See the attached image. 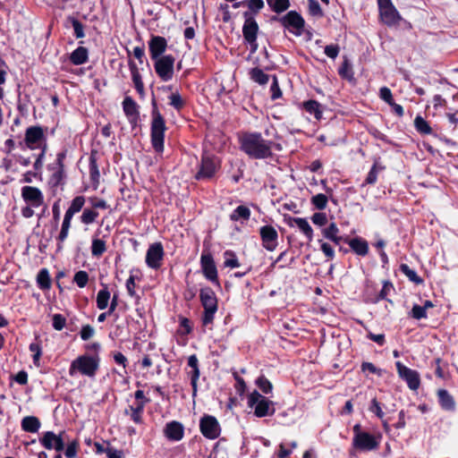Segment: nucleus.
<instances>
[{"mask_svg": "<svg viewBox=\"0 0 458 458\" xmlns=\"http://www.w3.org/2000/svg\"><path fill=\"white\" fill-rule=\"evenodd\" d=\"M240 149L249 157L267 159L273 157V149L281 151L282 144L274 140H265L260 132L242 131L238 135Z\"/></svg>", "mask_w": 458, "mask_h": 458, "instance_id": "1", "label": "nucleus"}, {"mask_svg": "<svg viewBox=\"0 0 458 458\" xmlns=\"http://www.w3.org/2000/svg\"><path fill=\"white\" fill-rule=\"evenodd\" d=\"M150 140L154 150L157 153L164 151L165 133L167 130L164 116L159 112L155 97L151 100Z\"/></svg>", "mask_w": 458, "mask_h": 458, "instance_id": "2", "label": "nucleus"}, {"mask_svg": "<svg viewBox=\"0 0 458 458\" xmlns=\"http://www.w3.org/2000/svg\"><path fill=\"white\" fill-rule=\"evenodd\" d=\"M100 358L98 354H82L74 359L69 368V375L74 377L77 374L94 378L99 369Z\"/></svg>", "mask_w": 458, "mask_h": 458, "instance_id": "3", "label": "nucleus"}, {"mask_svg": "<svg viewBox=\"0 0 458 458\" xmlns=\"http://www.w3.org/2000/svg\"><path fill=\"white\" fill-rule=\"evenodd\" d=\"M67 154L68 148H64L56 153L55 161L47 165V169L50 173L48 184L52 188H57L65 184L67 174L64 162L67 157Z\"/></svg>", "mask_w": 458, "mask_h": 458, "instance_id": "4", "label": "nucleus"}, {"mask_svg": "<svg viewBox=\"0 0 458 458\" xmlns=\"http://www.w3.org/2000/svg\"><path fill=\"white\" fill-rule=\"evenodd\" d=\"M199 301L204 309L201 322L204 327L212 325L218 310V300L214 290L205 286L199 291Z\"/></svg>", "mask_w": 458, "mask_h": 458, "instance_id": "5", "label": "nucleus"}, {"mask_svg": "<svg viewBox=\"0 0 458 458\" xmlns=\"http://www.w3.org/2000/svg\"><path fill=\"white\" fill-rule=\"evenodd\" d=\"M352 447L360 452H370L379 447L381 436H375L363 431L361 425L357 423L352 428Z\"/></svg>", "mask_w": 458, "mask_h": 458, "instance_id": "6", "label": "nucleus"}, {"mask_svg": "<svg viewBox=\"0 0 458 458\" xmlns=\"http://www.w3.org/2000/svg\"><path fill=\"white\" fill-rule=\"evenodd\" d=\"M198 167L199 169L194 175L195 180H212L221 168V159L217 156L205 151L201 155Z\"/></svg>", "mask_w": 458, "mask_h": 458, "instance_id": "7", "label": "nucleus"}, {"mask_svg": "<svg viewBox=\"0 0 458 458\" xmlns=\"http://www.w3.org/2000/svg\"><path fill=\"white\" fill-rule=\"evenodd\" d=\"M248 406L254 409V415L258 418L272 416L276 412L275 403L257 390L249 394Z\"/></svg>", "mask_w": 458, "mask_h": 458, "instance_id": "8", "label": "nucleus"}, {"mask_svg": "<svg viewBox=\"0 0 458 458\" xmlns=\"http://www.w3.org/2000/svg\"><path fill=\"white\" fill-rule=\"evenodd\" d=\"M272 20L277 21L284 29L288 30L289 32L296 37H300L303 33L305 20L296 11H290L281 17L273 16Z\"/></svg>", "mask_w": 458, "mask_h": 458, "instance_id": "9", "label": "nucleus"}, {"mask_svg": "<svg viewBox=\"0 0 458 458\" xmlns=\"http://www.w3.org/2000/svg\"><path fill=\"white\" fill-rule=\"evenodd\" d=\"M379 19L382 23L388 27L398 24L401 15L392 0H377Z\"/></svg>", "mask_w": 458, "mask_h": 458, "instance_id": "10", "label": "nucleus"}, {"mask_svg": "<svg viewBox=\"0 0 458 458\" xmlns=\"http://www.w3.org/2000/svg\"><path fill=\"white\" fill-rule=\"evenodd\" d=\"M152 61L155 72L161 81H168L173 79L175 63V57L173 55H165Z\"/></svg>", "mask_w": 458, "mask_h": 458, "instance_id": "11", "label": "nucleus"}, {"mask_svg": "<svg viewBox=\"0 0 458 458\" xmlns=\"http://www.w3.org/2000/svg\"><path fill=\"white\" fill-rule=\"evenodd\" d=\"M65 440L66 434L64 430L59 434H55L54 431H46L43 432L42 437L39 438V443L47 450L62 452L64 450Z\"/></svg>", "mask_w": 458, "mask_h": 458, "instance_id": "12", "label": "nucleus"}, {"mask_svg": "<svg viewBox=\"0 0 458 458\" xmlns=\"http://www.w3.org/2000/svg\"><path fill=\"white\" fill-rule=\"evenodd\" d=\"M199 430L208 439H216L221 434V426L217 419L209 414H204L199 420Z\"/></svg>", "mask_w": 458, "mask_h": 458, "instance_id": "13", "label": "nucleus"}, {"mask_svg": "<svg viewBox=\"0 0 458 458\" xmlns=\"http://www.w3.org/2000/svg\"><path fill=\"white\" fill-rule=\"evenodd\" d=\"M200 267L205 278L220 287L216 266L212 254L203 251L200 257Z\"/></svg>", "mask_w": 458, "mask_h": 458, "instance_id": "14", "label": "nucleus"}, {"mask_svg": "<svg viewBox=\"0 0 458 458\" xmlns=\"http://www.w3.org/2000/svg\"><path fill=\"white\" fill-rule=\"evenodd\" d=\"M47 127L43 128L40 125L29 126L24 134V143L26 147L30 150L37 149L40 142L47 140Z\"/></svg>", "mask_w": 458, "mask_h": 458, "instance_id": "15", "label": "nucleus"}, {"mask_svg": "<svg viewBox=\"0 0 458 458\" xmlns=\"http://www.w3.org/2000/svg\"><path fill=\"white\" fill-rule=\"evenodd\" d=\"M165 251L162 242H157L150 244L146 252V265L152 269L157 270L162 266Z\"/></svg>", "mask_w": 458, "mask_h": 458, "instance_id": "16", "label": "nucleus"}, {"mask_svg": "<svg viewBox=\"0 0 458 458\" xmlns=\"http://www.w3.org/2000/svg\"><path fill=\"white\" fill-rule=\"evenodd\" d=\"M397 374L401 379L406 382L411 390L416 391L420 386V377L417 370L411 369L401 361L395 362Z\"/></svg>", "mask_w": 458, "mask_h": 458, "instance_id": "17", "label": "nucleus"}, {"mask_svg": "<svg viewBox=\"0 0 458 458\" xmlns=\"http://www.w3.org/2000/svg\"><path fill=\"white\" fill-rule=\"evenodd\" d=\"M123 111L131 128L134 129L140 121V106L130 96H125L122 102Z\"/></svg>", "mask_w": 458, "mask_h": 458, "instance_id": "18", "label": "nucleus"}, {"mask_svg": "<svg viewBox=\"0 0 458 458\" xmlns=\"http://www.w3.org/2000/svg\"><path fill=\"white\" fill-rule=\"evenodd\" d=\"M21 194L24 202L30 206L38 208L44 204V194L38 187L23 186Z\"/></svg>", "mask_w": 458, "mask_h": 458, "instance_id": "19", "label": "nucleus"}, {"mask_svg": "<svg viewBox=\"0 0 458 458\" xmlns=\"http://www.w3.org/2000/svg\"><path fill=\"white\" fill-rule=\"evenodd\" d=\"M148 46L151 60L165 55V53L167 49V40L165 38L158 35H151L148 41Z\"/></svg>", "mask_w": 458, "mask_h": 458, "instance_id": "20", "label": "nucleus"}, {"mask_svg": "<svg viewBox=\"0 0 458 458\" xmlns=\"http://www.w3.org/2000/svg\"><path fill=\"white\" fill-rule=\"evenodd\" d=\"M262 246L268 251H273L277 246V231L270 225L261 226L259 229Z\"/></svg>", "mask_w": 458, "mask_h": 458, "instance_id": "21", "label": "nucleus"}, {"mask_svg": "<svg viewBox=\"0 0 458 458\" xmlns=\"http://www.w3.org/2000/svg\"><path fill=\"white\" fill-rule=\"evenodd\" d=\"M187 363L191 369L186 371V374L191 380V386L192 388V398L194 399L197 396L198 382L200 377V369L197 355L192 354L189 356Z\"/></svg>", "mask_w": 458, "mask_h": 458, "instance_id": "22", "label": "nucleus"}, {"mask_svg": "<svg viewBox=\"0 0 458 458\" xmlns=\"http://www.w3.org/2000/svg\"><path fill=\"white\" fill-rule=\"evenodd\" d=\"M244 23L242 26V35L245 42L254 41V38H258L259 24L252 17L251 13H243Z\"/></svg>", "mask_w": 458, "mask_h": 458, "instance_id": "23", "label": "nucleus"}, {"mask_svg": "<svg viewBox=\"0 0 458 458\" xmlns=\"http://www.w3.org/2000/svg\"><path fill=\"white\" fill-rule=\"evenodd\" d=\"M164 435L170 441H180L184 436L183 425L176 420L167 422L164 428Z\"/></svg>", "mask_w": 458, "mask_h": 458, "instance_id": "24", "label": "nucleus"}, {"mask_svg": "<svg viewBox=\"0 0 458 458\" xmlns=\"http://www.w3.org/2000/svg\"><path fill=\"white\" fill-rule=\"evenodd\" d=\"M72 216L64 213V219L61 225V229L57 236L56 240V251L60 252L64 250V243L67 240L70 233V229L72 227Z\"/></svg>", "mask_w": 458, "mask_h": 458, "instance_id": "25", "label": "nucleus"}, {"mask_svg": "<svg viewBox=\"0 0 458 458\" xmlns=\"http://www.w3.org/2000/svg\"><path fill=\"white\" fill-rule=\"evenodd\" d=\"M284 221H286L287 225L291 227L297 225L298 228L303 233V234L307 237L309 242H311L313 239V229L310 225L309 222L306 218L302 217H292V216H284Z\"/></svg>", "mask_w": 458, "mask_h": 458, "instance_id": "26", "label": "nucleus"}, {"mask_svg": "<svg viewBox=\"0 0 458 458\" xmlns=\"http://www.w3.org/2000/svg\"><path fill=\"white\" fill-rule=\"evenodd\" d=\"M344 242L347 243L351 250L358 256L365 257L369 254V243L361 237L357 236L352 239L345 237Z\"/></svg>", "mask_w": 458, "mask_h": 458, "instance_id": "27", "label": "nucleus"}, {"mask_svg": "<svg viewBox=\"0 0 458 458\" xmlns=\"http://www.w3.org/2000/svg\"><path fill=\"white\" fill-rule=\"evenodd\" d=\"M89 161V179L92 183L93 189L97 190L100 182V173L97 161V151H91Z\"/></svg>", "mask_w": 458, "mask_h": 458, "instance_id": "28", "label": "nucleus"}, {"mask_svg": "<svg viewBox=\"0 0 458 458\" xmlns=\"http://www.w3.org/2000/svg\"><path fill=\"white\" fill-rule=\"evenodd\" d=\"M437 395L438 403L444 411H454L455 410V401L446 389H438Z\"/></svg>", "mask_w": 458, "mask_h": 458, "instance_id": "29", "label": "nucleus"}, {"mask_svg": "<svg viewBox=\"0 0 458 458\" xmlns=\"http://www.w3.org/2000/svg\"><path fill=\"white\" fill-rule=\"evenodd\" d=\"M301 107L308 114H312L314 118L320 121L323 117V107L322 105L315 100L310 99L301 103Z\"/></svg>", "mask_w": 458, "mask_h": 458, "instance_id": "30", "label": "nucleus"}, {"mask_svg": "<svg viewBox=\"0 0 458 458\" xmlns=\"http://www.w3.org/2000/svg\"><path fill=\"white\" fill-rule=\"evenodd\" d=\"M69 59L73 65H81L86 64L89 60L88 48L81 46L78 47L71 53Z\"/></svg>", "mask_w": 458, "mask_h": 458, "instance_id": "31", "label": "nucleus"}, {"mask_svg": "<svg viewBox=\"0 0 458 458\" xmlns=\"http://www.w3.org/2000/svg\"><path fill=\"white\" fill-rule=\"evenodd\" d=\"M21 429L28 433H36L41 427L39 419L36 416H26L21 422Z\"/></svg>", "mask_w": 458, "mask_h": 458, "instance_id": "32", "label": "nucleus"}, {"mask_svg": "<svg viewBox=\"0 0 458 458\" xmlns=\"http://www.w3.org/2000/svg\"><path fill=\"white\" fill-rule=\"evenodd\" d=\"M339 228L337 227L335 223H331L327 227L323 229L322 234L323 236L333 242L335 244H339L342 241L344 242V238L338 235Z\"/></svg>", "mask_w": 458, "mask_h": 458, "instance_id": "33", "label": "nucleus"}, {"mask_svg": "<svg viewBox=\"0 0 458 458\" xmlns=\"http://www.w3.org/2000/svg\"><path fill=\"white\" fill-rule=\"evenodd\" d=\"M36 281H37L38 287L40 290H42V291L49 290L52 285V281H51V277H50L48 269L46 267L41 268L37 275Z\"/></svg>", "mask_w": 458, "mask_h": 458, "instance_id": "34", "label": "nucleus"}, {"mask_svg": "<svg viewBox=\"0 0 458 458\" xmlns=\"http://www.w3.org/2000/svg\"><path fill=\"white\" fill-rule=\"evenodd\" d=\"M250 209L244 205L238 206L229 216L230 220L236 222L239 220L248 221L250 218Z\"/></svg>", "mask_w": 458, "mask_h": 458, "instance_id": "35", "label": "nucleus"}, {"mask_svg": "<svg viewBox=\"0 0 458 458\" xmlns=\"http://www.w3.org/2000/svg\"><path fill=\"white\" fill-rule=\"evenodd\" d=\"M102 289L98 291L97 295V307L103 310L108 307V301L111 298L110 292L108 290V286L106 284H101Z\"/></svg>", "mask_w": 458, "mask_h": 458, "instance_id": "36", "label": "nucleus"}, {"mask_svg": "<svg viewBox=\"0 0 458 458\" xmlns=\"http://www.w3.org/2000/svg\"><path fill=\"white\" fill-rule=\"evenodd\" d=\"M338 74L342 79L346 80L348 81H354V72L352 64H350L347 57H344L342 64L340 65L338 69Z\"/></svg>", "mask_w": 458, "mask_h": 458, "instance_id": "37", "label": "nucleus"}, {"mask_svg": "<svg viewBox=\"0 0 458 458\" xmlns=\"http://www.w3.org/2000/svg\"><path fill=\"white\" fill-rule=\"evenodd\" d=\"M66 21L72 26L73 35L77 39L83 38L85 37V25L81 21L72 15L68 16Z\"/></svg>", "mask_w": 458, "mask_h": 458, "instance_id": "38", "label": "nucleus"}, {"mask_svg": "<svg viewBox=\"0 0 458 458\" xmlns=\"http://www.w3.org/2000/svg\"><path fill=\"white\" fill-rule=\"evenodd\" d=\"M250 78L259 85H266L269 81V75L265 73L260 68L254 67L249 72Z\"/></svg>", "mask_w": 458, "mask_h": 458, "instance_id": "39", "label": "nucleus"}, {"mask_svg": "<svg viewBox=\"0 0 458 458\" xmlns=\"http://www.w3.org/2000/svg\"><path fill=\"white\" fill-rule=\"evenodd\" d=\"M86 199L84 196H76L71 201V204L69 208L66 209L65 213L73 216L75 214L79 213L83 208Z\"/></svg>", "mask_w": 458, "mask_h": 458, "instance_id": "40", "label": "nucleus"}, {"mask_svg": "<svg viewBox=\"0 0 458 458\" xmlns=\"http://www.w3.org/2000/svg\"><path fill=\"white\" fill-rule=\"evenodd\" d=\"M385 166L378 165V163L376 161L371 166L364 182L361 184L362 187L366 185H373L377 181L378 172L384 170Z\"/></svg>", "mask_w": 458, "mask_h": 458, "instance_id": "41", "label": "nucleus"}, {"mask_svg": "<svg viewBox=\"0 0 458 458\" xmlns=\"http://www.w3.org/2000/svg\"><path fill=\"white\" fill-rule=\"evenodd\" d=\"M414 127L416 131L422 135H430L433 131L429 123L420 115L415 117Z\"/></svg>", "mask_w": 458, "mask_h": 458, "instance_id": "42", "label": "nucleus"}, {"mask_svg": "<svg viewBox=\"0 0 458 458\" xmlns=\"http://www.w3.org/2000/svg\"><path fill=\"white\" fill-rule=\"evenodd\" d=\"M106 251V243L104 240L93 238L91 242V255L96 258L101 257Z\"/></svg>", "mask_w": 458, "mask_h": 458, "instance_id": "43", "label": "nucleus"}, {"mask_svg": "<svg viewBox=\"0 0 458 458\" xmlns=\"http://www.w3.org/2000/svg\"><path fill=\"white\" fill-rule=\"evenodd\" d=\"M400 271L405 275L408 279L415 284H422L423 279L418 276L415 270L411 269L407 264L400 265Z\"/></svg>", "mask_w": 458, "mask_h": 458, "instance_id": "44", "label": "nucleus"}, {"mask_svg": "<svg viewBox=\"0 0 458 458\" xmlns=\"http://www.w3.org/2000/svg\"><path fill=\"white\" fill-rule=\"evenodd\" d=\"M98 215V212L92 207L91 208H87L83 209L82 214L80 216V221L82 225H91L96 221Z\"/></svg>", "mask_w": 458, "mask_h": 458, "instance_id": "45", "label": "nucleus"}, {"mask_svg": "<svg viewBox=\"0 0 458 458\" xmlns=\"http://www.w3.org/2000/svg\"><path fill=\"white\" fill-rule=\"evenodd\" d=\"M224 267L230 268H236L241 266L235 252L232 250H226L224 252Z\"/></svg>", "mask_w": 458, "mask_h": 458, "instance_id": "46", "label": "nucleus"}, {"mask_svg": "<svg viewBox=\"0 0 458 458\" xmlns=\"http://www.w3.org/2000/svg\"><path fill=\"white\" fill-rule=\"evenodd\" d=\"M273 12L281 13L290 7L289 0H266Z\"/></svg>", "mask_w": 458, "mask_h": 458, "instance_id": "47", "label": "nucleus"}, {"mask_svg": "<svg viewBox=\"0 0 458 458\" xmlns=\"http://www.w3.org/2000/svg\"><path fill=\"white\" fill-rule=\"evenodd\" d=\"M80 451V441L77 438L67 442L66 448L64 450V455L66 458H76L78 452Z\"/></svg>", "mask_w": 458, "mask_h": 458, "instance_id": "48", "label": "nucleus"}, {"mask_svg": "<svg viewBox=\"0 0 458 458\" xmlns=\"http://www.w3.org/2000/svg\"><path fill=\"white\" fill-rule=\"evenodd\" d=\"M169 105L172 106L176 111L180 112L184 108L186 102L182 99V96L178 91L173 92L169 96Z\"/></svg>", "mask_w": 458, "mask_h": 458, "instance_id": "49", "label": "nucleus"}, {"mask_svg": "<svg viewBox=\"0 0 458 458\" xmlns=\"http://www.w3.org/2000/svg\"><path fill=\"white\" fill-rule=\"evenodd\" d=\"M394 290V284L390 281H385L382 286V289L377 295V301L380 300H386L391 305H394V302L392 300L387 299L386 296L390 293L391 291Z\"/></svg>", "mask_w": 458, "mask_h": 458, "instance_id": "50", "label": "nucleus"}, {"mask_svg": "<svg viewBox=\"0 0 458 458\" xmlns=\"http://www.w3.org/2000/svg\"><path fill=\"white\" fill-rule=\"evenodd\" d=\"M256 385L259 388V390L266 394H271L273 390V385L272 383L264 375L259 376L256 379Z\"/></svg>", "mask_w": 458, "mask_h": 458, "instance_id": "51", "label": "nucleus"}, {"mask_svg": "<svg viewBox=\"0 0 458 458\" xmlns=\"http://www.w3.org/2000/svg\"><path fill=\"white\" fill-rule=\"evenodd\" d=\"M246 5L249 11L245 13H251L252 17H254L264 8L265 4L263 0H246Z\"/></svg>", "mask_w": 458, "mask_h": 458, "instance_id": "52", "label": "nucleus"}, {"mask_svg": "<svg viewBox=\"0 0 458 458\" xmlns=\"http://www.w3.org/2000/svg\"><path fill=\"white\" fill-rule=\"evenodd\" d=\"M128 66L131 74L133 84L143 82L141 74L140 72L137 64L131 58L128 60Z\"/></svg>", "mask_w": 458, "mask_h": 458, "instance_id": "53", "label": "nucleus"}, {"mask_svg": "<svg viewBox=\"0 0 458 458\" xmlns=\"http://www.w3.org/2000/svg\"><path fill=\"white\" fill-rule=\"evenodd\" d=\"M383 406L384 405L378 402L377 398H373L369 406V411L374 413L378 419L383 420L385 417Z\"/></svg>", "mask_w": 458, "mask_h": 458, "instance_id": "54", "label": "nucleus"}, {"mask_svg": "<svg viewBox=\"0 0 458 458\" xmlns=\"http://www.w3.org/2000/svg\"><path fill=\"white\" fill-rule=\"evenodd\" d=\"M89 274L85 270H80L73 276V283L80 288H84L89 283Z\"/></svg>", "mask_w": 458, "mask_h": 458, "instance_id": "55", "label": "nucleus"}, {"mask_svg": "<svg viewBox=\"0 0 458 458\" xmlns=\"http://www.w3.org/2000/svg\"><path fill=\"white\" fill-rule=\"evenodd\" d=\"M29 349L31 352H33V355H32L33 363L36 366H39V360H40V357L42 355V347H41L40 342L31 343L29 346Z\"/></svg>", "mask_w": 458, "mask_h": 458, "instance_id": "56", "label": "nucleus"}, {"mask_svg": "<svg viewBox=\"0 0 458 458\" xmlns=\"http://www.w3.org/2000/svg\"><path fill=\"white\" fill-rule=\"evenodd\" d=\"M311 204L316 207V208L319 210H323L326 208L328 199L327 197L323 193H318L315 196H313L310 199Z\"/></svg>", "mask_w": 458, "mask_h": 458, "instance_id": "57", "label": "nucleus"}, {"mask_svg": "<svg viewBox=\"0 0 458 458\" xmlns=\"http://www.w3.org/2000/svg\"><path fill=\"white\" fill-rule=\"evenodd\" d=\"M272 80V84L270 86V98L272 100H276L282 98L283 92L279 87L278 79L276 75H273Z\"/></svg>", "mask_w": 458, "mask_h": 458, "instance_id": "58", "label": "nucleus"}, {"mask_svg": "<svg viewBox=\"0 0 458 458\" xmlns=\"http://www.w3.org/2000/svg\"><path fill=\"white\" fill-rule=\"evenodd\" d=\"M409 316L414 319L420 320L428 317L425 308L419 304H414L411 310L409 312Z\"/></svg>", "mask_w": 458, "mask_h": 458, "instance_id": "59", "label": "nucleus"}, {"mask_svg": "<svg viewBox=\"0 0 458 458\" xmlns=\"http://www.w3.org/2000/svg\"><path fill=\"white\" fill-rule=\"evenodd\" d=\"M360 369L362 372H369L378 377H382L384 373L382 369L377 368L373 363L369 361L362 362L360 365Z\"/></svg>", "mask_w": 458, "mask_h": 458, "instance_id": "60", "label": "nucleus"}, {"mask_svg": "<svg viewBox=\"0 0 458 458\" xmlns=\"http://www.w3.org/2000/svg\"><path fill=\"white\" fill-rule=\"evenodd\" d=\"M309 13L312 16L322 17L323 10L317 0H309Z\"/></svg>", "mask_w": 458, "mask_h": 458, "instance_id": "61", "label": "nucleus"}, {"mask_svg": "<svg viewBox=\"0 0 458 458\" xmlns=\"http://www.w3.org/2000/svg\"><path fill=\"white\" fill-rule=\"evenodd\" d=\"M125 286L127 293L131 297L135 298L137 301L140 300V296L135 292L136 284L134 276L131 275L129 276L126 280Z\"/></svg>", "mask_w": 458, "mask_h": 458, "instance_id": "62", "label": "nucleus"}, {"mask_svg": "<svg viewBox=\"0 0 458 458\" xmlns=\"http://www.w3.org/2000/svg\"><path fill=\"white\" fill-rule=\"evenodd\" d=\"M340 50L338 44H330L325 47L324 53L327 57L334 60L338 56Z\"/></svg>", "mask_w": 458, "mask_h": 458, "instance_id": "63", "label": "nucleus"}, {"mask_svg": "<svg viewBox=\"0 0 458 458\" xmlns=\"http://www.w3.org/2000/svg\"><path fill=\"white\" fill-rule=\"evenodd\" d=\"M52 320L53 327L57 331H61L65 327L66 318L62 314H55Z\"/></svg>", "mask_w": 458, "mask_h": 458, "instance_id": "64", "label": "nucleus"}]
</instances>
